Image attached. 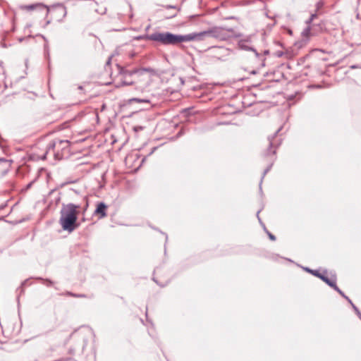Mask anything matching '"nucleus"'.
Instances as JSON below:
<instances>
[{
    "label": "nucleus",
    "instance_id": "nucleus-9",
    "mask_svg": "<svg viewBox=\"0 0 361 361\" xmlns=\"http://www.w3.org/2000/svg\"><path fill=\"white\" fill-rule=\"evenodd\" d=\"M259 212H260V210H259V211L257 212V218H258V219H259V221L260 222V224H262V225H263L264 230L266 231V232L267 233V234H268V235H269V238L271 240H276V237H275V235H273V234H271L270 232H269V231L266 229L264 224H262V221H261V219H260V218H259Z\"/></svg>",
    "mask_w": 361,
    "mask_h": 361
},
{
    "label": "nucleus",
    "instance_id": "nucleus-35",
    "mask_svg": "<svg viewBox=\"0 0 361 361\" xmlns=\"http://www.w3.org/2000/svg\"><path fill=\"white\" fill-rule=\"evenodd\" d=\"M78 88H79L80 90H82V86H79V87H78Z\"/></svg>",
    "mask_w": 361,
    "mask_h": 361
},
{
    "label": "nucleus",
    "instance_id": "nucleus-3",
    "mask_svg": "<svg viewBox=\"0 0 361 361\" xmlns=\"http://www.w3.org/2000/svg\"><path fill=\"white\" fill-rule=\"evenodd\" d=\"M70 142L67 140L56 139L47 145L46 153L42 159H46L48 154H52L56 159L60 160L69 152Z\"/></svg>",
    "mask_w": 361,
    "mask_h": 361
},
{
    "label": "nucleus",
    "instance_id": "nucleus-30",
    "mask_svg": "<svg viewBox=\"0 0 361 361\" xmlns=\"http://www.w3.org/2000/svg\"><path fill=\"white\" fill-rule=\"evenodd\" d=\"M312 22V20L310 18L306 21V23H307V25H310Z\"/></svg>",
    "mask_w": 361,
    "mask_h": 361
},
{
    "label": "nucleus",
    "instance_id": "nucleus-16",
    "mask_svg": "<svg viewBox=\"0 0 361 361\" xmlns=\"http://www.w3.org/2000/svg\"><path fill=\"white\" fill-rule=\"evenodd\" d=\"M59 11L61 13H63V16H66V13H67V12H66V8L64 6H63V5H59Z\"/></svg>",
    "mask_w": 361,
    "mask_h": 361
},
{
    "label": "nucleus",
    "instance_id": "nucleus-29",
    "mask_svg": "<svg viewBox=\"0 0 361 361\" xmlns=\"http://www.w3.org/2000/svg\"><path fill=\"white\" fill-rule=\"evenodd\" d=\"M45 52H46V54L49 56V50H48V47L47 45H45Z\"/></svg>",
    "mask_w": 361,
    "mask_h": 361
},
{
    "label": "nucleus",
    "instance_id": "nucleus-5",
    "mask_svg": "<svg viewBox=\"0 0 361 361\" xmlns=\"http://www.w3.org/2000/svg\"><path fill=\"white\" fill-rule=\"evenodd\" d=\"M118 68L119 71V73L122 75L123 78H129L133 76V75H142L144 73H152L154 72L153 69L150 68H135L131 71L126 70L123 67L118 66Z\"/></svg>",
    "mask_w": 361,
    "mask_h": 361
},
{
    "label": "nucleus",
    "instance_id": "nucleus-26",
    "mask_svg": "<svg viewBox=\"0 0 361 361\" xmlns=\"http://www.w3.org/2000/svg\"><path fill=\"white\" fill-rule=\"evenodd\" d=\"M275 153H276V150L275 149L271 151V149H269L268 152H267V155H269V154H275Z\"/></svg>",
    "mask_w": 361,
    "mask_h": 361
},
{
    "label": "nucleus",
    "instance_id": "nucleus-6",
    "mask_svg": "<svg viewBox=\"0 0 361 361\" xmlns=\"http://www.w3.org/2000/svg\"><path fill=\"white\" fill-rule=\"evenodd\" d=\"M106 208L107 206L104 202H99L97 206L94 214H99L100 219L104 218L106 216Z\"/></svg>",
    "mask_w": 361,
    "mask_h": 361
},
{
    "label": "nucleus",
    "instance_id": "nucleus-12",
    "mask_svg": "<svg viewBox=\"0 0 361 361\" xmlns=\"http://www.w3.org/2000/svg\"><path fill=\"white\" fill-rule=\"evenodd\" d=\"M327 285H329L330 287L333 288L338 293H342V290L337 286L335 281H331Z\"/></svg>",
    "mask_w": 361,
    "mask_h": 361
},
{
    "label": "nucleus",
    "instance_id": "nucleus-4",
    "mask_svg": "<svg viewBox=\"0 0 361 361\" xmlns=\"http://www.w3.org/2000/svg\"><path fill=\"white\" fill-rule=\"evenodd\" d=\"M236 37H240L238 41V47L241 50L250 51L253 52L257 59H259L262 61V65L264 66V59L262 58L261 55L258 51L253 47L252 42L253 35L243 36L241 34H238L235 36Z\"/></svg>",
    "mask_w": 361,
    "mask_h": 361
},
{
    "label": "nucleus",
    "instance_id": "nucleus-28",
    "mask_svg": "<svg viewBox=\"0 0 361 361\" xmlns=\"http://www.w3.org/2000/svg\"><path fill=\"white\" fill-rule=\"evenodd\" d=\"M28 280H29V279H26V280H25V281L22 283L21 286H26V285H27V283L28 282Z\"/></svg>",
    "mask_w": 361,
    "mask_h": 361
},
{
    "label": "nucleus",
    "instance_id": "nucleus-31",
    "mask_svg": "<svg viewBox=\"0 0 361 361\" xmlns=\"http://www.w3.org/2000/svg\"><path fill=\"white\" fill-rule=\"evenodd\" d=\"M111 62V58L109 59L108 61L106 62V64H109Z\"/></svg>",
    "mask_w": 361,
    "mask_h": 361
},
{
    "label": "nucleus",
    "instance_id": "nucleus-27",
    "mask_svg": "<svg viewBox=\"0 0 361 361\" xmlns=\"http://www.w3.org/2000/svg\"><path fill=\"white\" fill-rule=\"evenodd\" d=\"M317 13H313L310 16V18L313 20L315 18H317Z\"/></svg>",
    "mask_w": 361,
    "mask_h": 361
},
{
    "label": "nucleus",
    "instance_id": "nucleus-19",
    "mask_svg": "<svg viewBox=\"0 0 361 361\" xmlns=\"http://www.w3.org/2000/svg\"><path fill=\"white\" fill-rule=\"evenodd\" d=\"M323 6H324L323 1L321 0V1H318L316 4L317 10L320 9Z\"/></svg>",
    "mask_w": 361,
    "mask_h": 361
},
{
    "label": "nucleus",
    "instance_id": "nucleus-33",
    "mask_svg": "<svg viewBox=\"0 0 361 361\" xmlns=\"http://www.w3.org/2000/svg\"><path fill=\"white\" fill-rule=\"evenodd\" d=\"M4 159H0V161H4Z\"/></svg>",
    "mask_w": 361,
    "mask_h": 361
},
{
    "label": "nucleus",
    "instance_id": "nucleus-21",
    "mask_svg": "<svg viewBox=\"0 0 361 361\" xmlns=\"http://www.w3.org/2000/svg\"><path fill=\"white\" fill-rule=\"evenodd\" d=\"M304 269H305V271H307V272L311 273V274H313V275H314V273H316L315 271H319L318 270H312V269H310V268H308V267H305V268H304Z\"/></svg>",
    "mask_w": 361,
    "mask_h": 361
},
{
    "label": "nucleus",
    "instance_id": "nucleus-2",
    "mask_svg": "<svg viewBox=\"0 0 361 361\" xmlns=\"http://www.w3.org/2000/svg\"><path fill=\"white\" fill-rule=\"evenodd\" d=\"M80 207V205L73 203L62 204L59 224L63 231L71 233L78 228L77 220Z\"/></svg>",
    "mask_w": 361,
    "mask_h": 361
},
{
    "label": "nucleus",
    "instance_id": "nucleus-13",
    "mask_svg": "<svg viewBox=\"0 0 361 361\" xmlns=\"http://www.w3.org/2000/svg\"><path fill=\"white\" fill-rule=\"evenodd\" d=\"M121 83L123 85H130L133 83V81L131 80H129L128 78H123Z\"/></svg>",
    "mask_w": 361,
    "mask_h": 361
},
{
    "label": "nucleus",
    "instance_id": "nucleus-1",
    "mask_svg": "<svg viewBox=\"0 0 361 361\" xmlns=\"http://www.w3.org/2000/svg\"><path fill=\"white\" fill-rule=\"evenodd\" d=\"M228 32L232 28L226 29L221 27H212L200 32H191L186 35H176L170 32H155L139 38L158 42L163 46H179L183 42L192 41H203L207 37H214L220 40H226L229 37Z\"/></svg>",
    "mask_w": 361,
    "mask_h": 361
},
{
    "label": "nucleus",
    "instance_id": "nucleus-15",
    "mask_svg": "<svg viewBox=\"0 0 361 361\" xmlns=\"http://www.w3.org/2000/svg\"><path fill=\"white\" fill-rule=\"evenodd\" d=\"M310 27L307 26L302 32V35L305 37H309L310 34Z\"/></svg>",
    "mask_w": 361,
    "mask_h": 361
},
{
    "label": "nucleus",
    "instance_id": "nucleus-34",
    "mask_svg": "<svg viewBox=\"0 0 361 361\" xmlns=\"http://www.w3.org/2000/svg\"><path fill=\"white\" fill-rule=\"evenodd\" d=\"M355 68V66H351V68Z\"/></svg>",
    "mask_w": 361,
    "mask_h": 361
},
{
    "label": "nucleus",
    "instance_id": "nucleus-20",
    "mask_svg": "<svg viewBox=\"0 0 361 361\" xmlns=\"http://www.w3.org/2000/svg\"><path fill=\"white\" fill-rule=\"evenodd\" d=\"M343 298H344L350 304H351L353 302L352 300L345 295V293L342 291V293H339Z\"/></svg>",
    "mask_w": 361,
    "mask_h": 361
},
{
    "label": "nucleus",
    "instance_id": "nucleus-25",
    "mask_svg": "<svg viewBox=\"0 0 361 361\" xmlns=\"http://www.w3.org/2000/svg\"><path fill=\"white\" fill-rule=\"evenodd\" d=\"M65 295H68V296H71V297L75 296V293H71V292H69V291L66 292V293H65Z\"/></svg>",
    "mask_w": 361,
    "mask_h": 361
},
{
    "label": "nucleus",
    "instance_id": "nucleus-11",
    "mask_svg": "<svg viewBox=\"0 0 361 361\" xmlns=\"http://www.w3.org/2000/svg\"><path fill=\"white\" fill-rule=\"evenodd\" d=\"M37 280H39V281H42L43 282V283L44 285H46L47 286H51L54 284V282L49 279H44L43 278H41V277H37L36 278Z\"/></svg>",
    "mask_w": 361,
    "mask_h": 361
},
{
    "label": "nucleus",
    "instance_id": "nucleus-7",
    "mask_svg": "<svg viewBox=\"0 0 361 361\" xmlns=\"http://www.w3.org/2000/svg\"><path fill=\"white\" fill-rule=\"evenodd\" d=\"M23 8L27 10V11H33L34 9L37 8H41L43 9H47V13L49 12V8L47 6L44 5L42 3H37L35 4H30V5H26L23 7Z\"/></svg>",
    "mask_w": 361,
    "mask_h": 361
},
{
    "label": "nucleus",
    "instance_id": "nucleus-23",
    "mask_svg": "<svg viewBox=\"0 0 361 361\" xmlns=\"http://www.w3.org/2000/svg\"><path fill=\"white\" fill-rule=\"evenodd\" d=\"M217 50L221 52H228V50L224 47H218Z\"/></svg>",
    "mask_w": 361,
    "mask_h": 361
},
{
    "label": "nucleus",
    "instance_id": "nucleus-8",
    "mask_svg": "<svg viewBox=\"0 0 361 361\" xmlns=\"http://www.w3.org/2000/svg\"><path fill=\"white\" fill-rule=\"evenodd\" d=\"M316 273H314V276H317L321 280H322L324 282H325L326 284H328L331 280H330L327 276L322 274L319 273V271H316Z\"/></svg>",
    "mask_w": 361,
    "mask_h": 361
},
{
    "label": "nucleus",
    "instance_id": "nucleus-14",
    "mask_svg": "<svg viewBox=\"0 0 361 361\" xmlns=\"http://www.w3.org/2000/svg\"><path fill=\"white\" fill-rule=\"evenodd\" d=\"M131 102H142V103H149V99H138V98H133L130 100Z\"/></svg>",
    "mask_w": 361,
    "mask_h": 361
},
{
    "label": "nucleus",
    "instance_id": "nucleus-22",
    "mask_svg": "<svg viewBox=\"0 0 361 361\" xmlns=\"http://www.w3.org/2000/svg\"><path fill=\"white\" fill-rule=\"evenodd\" d=\"M35 180H34L31 181L30 183H29L26 185V187H25V190H29L30 188H31V187H32V184L34 183V182H35Z\"/></svg>",
    "mask_w": 361,
    "mask_h": 361
},
{
    "label": "nucleus",
    "instance_id": "nucleus-18",
    "mask_svg": "<svg viewBox=\"0 0 361 361\" xmlns=\"http://www.w3.org/2000/svg\"><path fill=\"white\" fill-rule=\"evenodd\" d=\"M350 305H352V307H353V310H355V313L357 314V316L361 319V312H360L358 308L353 302Z\"/></svg>",
    "mask_w": 361,
    "mask_h": 361
},
{
    "label": "nucleus",
    "instance_id": "nucleus-32",
    "mask_svg": "<svg viewBox=\"0 0 361 361\" xmlns=\"http://www.w3.org/2000/svg\"><path fill=\"white\" fill-rule=\"evenodd\" d=\"M269 54V51H267V50L264 51V54Z\"/></svg>",
    "mask_w": 361,
    "mask_h": 361
},
{
    "label": "nucleus",
    "instance_id": "nucleus-17",
    "mask_svg": "<svg viewBox=\"0 0 361 361\" xmlns=\"http://www.w3.org/2000/svg\"><path fill=\"white\" fill-rule=\"evenodd\" d=\"M272 166V164H270L264 171V173H263V175H262V179H261V181H260V184H259V186L261 187V184H262V179L264 178V177L265 176V175L268 173V171L271 169Z\"/></svg>",
    "mask_w": 361,
    "mask_h": 361
},
{
    "label": "nucleus",
    "instance_id": "nucleus-10",
    "mask_svg": "<svg viewBox=\"0 0 361 361\" xmlns=\"http://www.w3.org/2000/svg\"><path fill=\"white\" fill-rule=\"evenodd\" d=\"M281 130V128H279L278 130L275 133V134L272 137H269L268 140L269 141V147L272 148L275 145V137L279 133V132Z\"/></svg>",
    "mask_w": 361,
    "mask_h": 361
},
{
    "label": "nucleus",
    "instance_id": "nucleus-24",
    "mask_svg": "<svg viewBox=\"0 0 361 361\" xmlns=\"http://www.w3.org/2000/svg\"><path fill=\"white\" fill-rule=\"evenodd\" d=\"M74 298H86L87 296L85 294H75Z\"/></svg>",
    "mask_w": 361,
    "mask_h": 361
}]
</instances>
